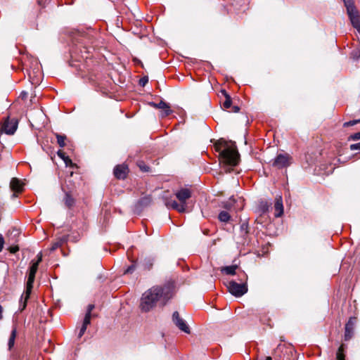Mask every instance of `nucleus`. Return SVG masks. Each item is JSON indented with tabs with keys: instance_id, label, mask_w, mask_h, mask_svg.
<instances>
[{
	"instance_id": "nucleus-9",
	"label": "nucleus",
	"mask_w": 360,
	"mask_h": 360,
	"mask_svg": "<svg viewBox=\"0 0 360 360\" xmlns=\"http://www.w3.org/2000/svg\"><path fill=\"white\" fill-rule=\"evenodd\" d=\"M356 319L355 317H351L347 323L345 325V340H349L352 338L354 327L356 325Z\"/></svg>"
},
{
	"instance_id": "nucleus-37",
	"label": "nucleus",
	"mask_w": 360,
	"mask_h": 360,
	"mask_svg": "<svg viewBox=\"0 0 360 360\" xmlns=\"http://www.w3.org/2000/svg\"><path fill=\"white\" fill-rule=\"evenodd\" d=\"M4 240L1 236H0V252L4 248Z\"/></svg>"
},
{
	"instance_id": "nucleus-23",
	"label": "nucleus",
	"mask_w": 360,
	"mask_h": 360,
	"mask_svg": "<svg viewBox=\"0 0 360 360\" xmlns=\"http://www.w3.org/2000/svg\"><path fill=\"white\" fill-rule=\"evenodd\" d=\"M56 136L57 139V143L60 146V147L63 148L65 146V141L66 139V136L65 135H61L58 134H56Z\"/></svg>"
},
{
	"instance_id": "nucleus-36",
	"label": "nucleus",
	"mask_w": 360,
	"mask_h": 360,
	"mask_svg": "<svg viewBox=\"0 0 360 360\" xmlns=\"http://www.w3.org/2000/svg\"><path fill=\"white\" fill-rule=\"evenodd\" d=\"M148 79L147 77H143L140 79V84L141 86H145V84L148 82Z\"/></svg>"
},
{
	"instance_id": "nucleus-5",
	"label": "nucleus",
	"mask_w": 360,
	"mask_h": 360,
	"mask_svg": "<svg viewBox=\"0 0 360 360\" xmlns=\"http://www.w3.org/2000/svg\"><path fill=\"white\" fill-rule=\"evenodd\" d=\"M18 128V120L7 117L0 128L1 133H5L8 135L13 134Z\"/></svg>"
},
{
	"instance_id": "nucleus-32",
	"label": "nucleus",
	"mask_w": 360,
	"mask_h": 360,
	"mask_svg": "<svg viewBox=\"0 0 360 360\" xmlns=\"http://www.w3.org/2000/svg\"><path fill=\"white\" fill-rule=\"evenodd\" d=\"M86 328H87V327H86L85 326H83V325L82 326L79 333V335H78L79 338H81L84 334Z\"/></svg>"
},
{
	"instance_id": "nucleus-43",
	"label": "nucleus",
	"mask_w": 360,
	"mask_h": 360,
	"mask_svg": "<svg viewBox=\"0 0 360 360\" xmlns=\"http://www.w3.org/2000/svg\"><path fill=\"white\" fill-rule=\"evenodd\" d=\"M27 94L26 92H22L21 96L24 98L27 97Z\"/></svg>"
},
{
	"instance_id": "nucleus-2",
	"label": "nucleus",
	"mask_w": 360,
	"mask_h": 360,
	"mask_svg": "<svg viewBox=\"0 0 360 360\" xmlns=\"http://www.w3.org/2000/svg\"><path fill=\"white\" fill-rule=\"evenodd\" d=\"M214 146L216 150L219 153L221 161L224 164L232 167L238 165L240 155L234 142L221 139Z\"/></svg>"
},
{
	"instance_id": "nucleus-13",
	"label": "nucleus",
	"mask_w": 360,
	"mask_h": 360,
	"mask_svg": "<svg viewBox=\"0 0 360 360\" xmlns=\"http://www.w3.org/2000/svg\"><path fill=\"white\" fill-rule=\"evenodd\" d=\"M11 190L15 193H20L23 190L24 184L17 178H13L10 183Z\"/></svg>"
},
{
	"instance_id": "nucleus-11",
	"label": "nucleus",
	"mask_w": 360,
	"mask_h": 360,
	"mask_svg": "<svg viewBox=\"0 0 360 360\" xmlns=\"http://www.w3.org/2000/svg\"><path fill=\"white\" fill-rule=\"evenodd\" d=\"M352 26L360 32V15L358 11L348 13Z\"/></svg>"
},
{
	"instance_id": "nucleus-38",
	"label": "nucleus",
	"mask_w": 360,
	"mask_h": 360,
	"mask_svg": "<svg viewBox=\"0 0 360 360\" xmlns=\"http://www.w3.org/2000/svg\"><path fill=\"white\" fill-rule=\"evenodd\" d=\"M19 248L18 246H15V247H11L10 248V252L11 253H15L17 251H18Z\"/></svg>"
},
{
	"instance_id": "nucleus-35",
	"label": "nucleus",
	"mask_w": 360,
	"mask_h": 360,
	"mask_svg": "<svg viewBox=\"0 0 360 360\" xmlns=\"http://www.w3.org/2000/svg\"><path fill=\"white\" fill-rule=\"evenodd\" d=\"M60 243H59V242L55 243L53 244L51 250L52 251H53V250H56L58 247H60Z\"/></svg>"
},
{
	"instance_id": "nucleus-31",
	"label": "nucleus",
	"mask_w": 360,
	"mask_h": 360,
	"mask_svg": "<svg viewBox=\"0 0 360 360\" xmlns=\"http://www.w3.org/2000/svg\"><path fill=\"white\" fill-rule=\"evenodd\" d=\"M94 309V304H90L87 307L86 314L91 315V311Z\"/></svg>"
},
{
	"instance_id": "nucleus-47",
	"label": "nucleus",
	"mask_w": 360,
	"mask_h": 360,
	"mask_svg": "<svg viewBox=\"0 0 360 360\" xmlns=\"http://www.w3.org/2000/svg\"><path fill=\"white\" fill-rule=\"evenodd\" d=\"M359 54L360 55V50L358 51Z\"/></svg>"
},
{
	"instance_id": "nucleus-22",
	"label": "nucleus",
	"mask_w": 360,
	"mask_h": 360,
	"mask_svg": "<svg viewBox=\"0 0 360 360\" xmlns=\"http://www.w3.org/2000/svg\"><path fill=\"white\" fill-rule=\"evenodd\" d=\"M16 333H17L16 329L13 328L11 331V334L10 338L8 340L9 349H11L14 345L15 339L16 338Z\"/></svg>"
},
{
	"instance_id": "nucleus-41",
	"label": "nucleus",
	"mask_w": 360,
	"mask_h": 360,
	"mask_svg": "<svg viewBox=\"0 0 360 360\" xmlns=\"http://www.w3.org/2000/svg\"><path fill=\"white\" fill-rule=\"evenodd\" d=\"M140 168L141 170L143 171H145V172H147L148 171V167H142L141 165H139Z\"/></svg>"
},
{
	"instance_id": "nucleus-17",
	"label": "nucleus",
	"mask_w": 360,
	"mask_h": 360,
	"mask_svg": "<svg viewBox=\"0 0 360 360\" xmlns=\"http://www.w3.org/2000/svg\"><path fill=\"white\" fill-rule=\"evenodd\" d=\"M238 266L236 265L224 266L221 268V271L229 275H234L236 274V270Z\"/></svg>"
},
{
	"instance_id": "nucleus-29",
	"label": "nucleus",
	"mask_w": 360,
	"mask_h": 360,
	"mask_svg": "<svg viewBox=\"0 0 360 360\" xmlns=\"http://www.w3.org/2000/svg\"><path fill=\"white\" fill-rule=\"evenodd\" d=\"M135 268H136V266L134 264H132L131 265H130L124 271V274H131L135 270Z\"/></svg>"
},
{
	"instance_id": "nucleus-8",
	"label": "nucleus",
	"mask_w": 360,
	"mask_h": 360,
	"mask_svg": "<svg viewBox=\"0 0 360 360\" xmlns=\"http://www.w3.org/2000/svg\"><path fill=\"white\" fill-rule=\"evenodd\" d=\"M191 195H192L191 191L186 188H181L175 193V196L179 200L180 204L185 205L186 208H187L186 201H187V200L191 198Z\"/></svg>"
},
{
	"instance_id": "nucleus-16",
	"label": "nucleus",
	"mask_w": 360,
	"mask_h": 360,
	"mask_svg": "<svg viewBox=\"0 0 360 360\" xmlns=\"http://www.w3.org/2000/svg\"><path fill=\"white\" fill-rule=\"evenodd\" d=\"M64 202L67 207L71 208L74 206L75 200L70 193L66 192L64 197Z\"/></svg>"
},
{
	"instance_id": "nucleus-24",
	"label": "nucleus",
	"mask_w": 360,
	"mask_h": 360,
	"mask_svg": "<svg viewBox=\"0 0 360 360\" xmlns=\"http://www.w3.org/2000/svg\"><path fill=\"white\" fill-rule=\"evenodd\" d=\"M153 260L150 258H146L144 259V262L142 263V266L144 269H150L153 266Z\"/></svg>"
},
{
	"instance_id": "nucleus-15",
	"label": "nucleus",
	"mask_w": 360,
	"mask_h": 360,
	"mask_svg": "<svg viewBox=\"0 0 360 360\" xmlns=\"http://www.w3.org/2000/svg\"><path fill=\"white\" fill-rule=\"evenodd\" d=\"M275 217H280L283 214V205L281 196H277L274 203Z\"/></svg>"
},
{
	"instance_id": "nucleus-27",
	"label": "nucleus",
	"mask_w": 360,
	"mask_h": 360,
	"mask_svg": "<svg viewBox=\"0 0 360 360\" xmlns=\"http://www.w3.org/2000/svg\"><path fill=\"white\" fill-rule=\"evenodd\" d=\"M91 317V315L85 314L82 325L87 327L90 324Z\"/></svg>"
},
{
	"instance_id": "nucleus-21",
	"label": "nucleus",
	"mask_w": 360,
	"mask_h": 360,
	"mask_svg": "<svg viewBox=\"0 0 360 360\" xmlns=\"http://www.w3.org/2000/svg\"><path fill=\"white\" fill-rule=\"evenodd\" d=\"M218 217H219V219L222 222H228L231 219L230 214L226 211H221L219 214Z\"/></svg>"
},
{
	"instance_id": "nucleus-18",
	"label": "nucleus",
	"mask_w": 360,
	"mask_h": 360,
	"mask_svg": "<svg viewBox=\"0 0 360 360\" xmlns=\"http://www.w3.org/2000/svg\"><path fill=\"white\" fill-rule=\"evenodd\" d=\"M344 3L347 14L357 11L352 0H344Z\"/></svg>"
},
{
	"instance_id": "nucleus-25",
	"label": "nucleus",
	"mask_w": 360,
	"mask_h": 360,
	"mask_svg": "<svg viewBox=\"0 0 360 360\" xmlns=\"http://www.w3.org/2000/svg\"><path fill=\"white\" fill-rule=\"evenodd\" d=\"M343 352H344L343 345H341L339 347L337 354H336L337 360H345V354H344Z\"/></svg>"
},
{
	"instance_id": "nucleus-28",
	"label": "nucleus",
	"mask_w": 360,
	"mask_h": 360,
	"mask_svg": "<svg viewBox=\"0 0 360 360\" xmlns=\"http://www.w3.org/2000/svg\"><path fill=\"white\" fill-rule=\"evenodd\" d=\"M360 139V131L354 133V134L350 135L349 137V140H359Z\"/></svg>"
},
{
	"instance_id": "nucleus-10",
	"label": "nucleus",
	"mask_w": 360,
	"mask_h": 360,
	"mask_svg": "<svg viewBox=\"0 0 360 360\" xmlns=\"http://www.w3.org/2000/svg\"><path fill=\"white\" fill-rule=\"evenodd\" d=\"M128 168L124 165H118L114 168V174L119 179H124L127 174Z\"/></svg>"
},
{
	"instance_id": "nucleus-30",
	"label": "nucleus",
	"mask_w": 360,
	"mask_h": 360,
	"mask_svg": "<svg viewBox=\"0 0 360 360\" xmlns=\"http://www.w3.org/2000/svg\"><path fill=\"white\" fill-rule=\"evenodd\" d=\"M350 150H360V142L355 143V144H352L350 146Z\"/></svg>"
},
{
	"instance_id": "nucleus-33",
	"label": "nucleus",
	"mask_w": 360,
	"mask_h": 360,
	"mask_svg": "<svg viewBox=\"0 0 360 360\" xmlns=\"http://www.w3.org/2000/svg\"><path fill=\"white\" fill-rule=\"evenodd\" d=\"M37 259L36 262H34V263H37V264L39 265V263L42 261V254L41 252H39L37 255Z\"/></svg>"
},
{
	"instance_id": "nucleus-4",
	"label": "nucleus",
	"mask_w": 360,
	"mask_h": 360,
	"mask_svg": "<svg viewBox=\"0 0 360 360\" xmlns=\"http://www.w3.org/2000/svg\"><path fill=\"white\" fill-rule=\"evenodd\" d=\"M39 265L37 263H34L32 262V266L30 269L28 279L27 282V289L25 292V302L29 298L30 295L31 293L32 289L33 288V283L35 278V274L37 271ZM25 307V302H24L23 308Z\"/></svg>"
},
{
	"instance_id": "nucleus-39",
	"label": "nucleus",
	"mask_w": 360,
	"mask_h": 360,
	"mask_svg": "<svg viewBox=\"0 0 360 360\" xmlns=\"http://www.w3.org/2000/svg\"><path fill=\"white\" fill-rule=\"evenodd\" d=\"M63 160L66 165H68L69 164H72V160L67 156L65 157V160Z\"/></svg>"
},
{
	"instance_id": "nucleus-7",
	"label": "nucleus",
	"mask_w": 360,
	"mask_h": 360,
	"mask_svg": "<svg viewBox=\"0 0 360 360\" xmlns=\"http://www.w3.org/2000/svg\"><path fill=\"white\" fill-rule=\"evenodd\" d=\"M172 320L176 327L181 331L189 334L190 333V328L186 323V321L181 319L179 316L178 311H174L172 315Z\"/></svg>"
},
{
	"instance_id": "nucleus-12",
	"label": "nucleus",
	"mask_w": 360,
	"mask_h": 360,
	"mask_svg": "<svg viewBox=\"0 0 360 360\" xmlns=\"http://www.w3.org/2000/svg\"><path fill=\"white\" fill-rule=\"evenodd\" d=\"M150 105L155 108L162 109L163 116H167L171 114L172 110H170L169 105L163 101H161L158 103H150Z\"/></svg>"
},
{
	"instance_id": "nucleus-44",
	"label": "nucleus",
	"mask_w": 360,
	"mask_h": 360,
	"mask_svg": "<svg viewBox=\"0 0 360 360\" xmlns=\"http://www.w3.org/2000/svg\"><path fill=\"white\" fill-rule=\"evenodd\" d=\"M266 360H272V359H271V357H270V356H267V357H266Z\"/></svg>"
},
{
	"instance_id": "nucleus-40",
	"label": "nucleus",
	"mask_w": 360,
	"mask_h": 360,
	"mask_svg": "<svg viewBox=\"0 0 360 360\" xmlns=\"http://www.w3.org/2000/svg\"><path fill=\"white\" fill-rule=\"evenodd\" d=\"M234 112H238L239 111V108L238 106H233V110Z\"/></svg>"
},
{
	"instance_id": "nucleus-42",
	"label": "nucleus",
	"mask_w": 360,
	"mask_h": 360,
	"mask_svg": "<svg viewBox=\"0 0 360 360\" xmlns=\"http://www.w3.org/2000/svg\"><path fill=\"white\" fill-rule=\"evenodd\" d=\"M2 312H3V309H2V307L0 305V320L3 318Z\"/></svg>"
},
{
	"instance_id": "nucleus-14",
	"label": "nucleus",
	"mask_w": 360,
	"mask_h": 360,
	"mask_svg": "<svg viewBox=\"0 0 360 360\" xmlns=\"http://www.w3.org/2000/svg\"><path fill=\"white\" fill-rule=\"evenodd\" d=\"M166 206L168 208H172L174 210H177L180 213L186 212V207L185 205H181L180 202L178 203L175 200H169L165 202Z\"/></svg>"
},
{
	"instance_id": "nucleus-45",
	"label": "nucleus",
	"mask_w": 360,
	"mask_h": 360,
	"mask_svg": "<svg viewBox=\"0 0 360 360\" xmlns=\"http://www.w3.org/2000/svg\"><path fill=\"white\" fill-rule=\"evenodd\" d=\"M12 196H13V198H15L17 195H16V194H15V193H13V194L12 195Z\"/></svg>"
},
{
	"instance_id": "nucleus-1",
	"label": "nucleus",
	"mask_w": 360,
	"mask_h": 360,
	"mask_svg": "<svg viewBox=\"0 0 360 360\" xmlns=\"http://www.w3.org/2000/svg\"><path fill=\"white\" fill-rule=\"evenodd\" d=\"M174 295V286L167 284L164 286H153L143 293L139 307L141 311L148 312L158 304L164 306Z\"/></svg>"
},
{
	"instance_id": "nucleus-19",
	"label": "nucleus",
	"mask_w": 360,
	"mask_h": 360,
	"mask_svg": "<svg viewBox=\"0 0 360 360\" xmlns=\"http://www.w3.org/2000/svg\"><path fill=\"white\" fill-rule=\"evenodd\" d=\"M222 94L225 96L226 100L223 103V107L224 109H229L231 106V99L229 95L225 90L221 91Z\"/></svg>"
},
{
	"instance_id": "nucleus-34",
	"label": "nucleus",
	"mask_w": 360,
	"mask_h": 360,
	"mask_svg": "<svg viewBox=\"0 0 360 360\" xmlns=\"http://www.w3.org/2000/svg\"><path fill=\"white\" fill-rule=\"evenodd\" d=\"M57 155H58V157H60V158H62L63 160H65V157H66V156H65V153H64L62 150H58V151L57 152Z\"/></svg>"
},
{
	"instance_id": "nucleus-20",
	"label": "nucleus",
	"mask_w": 360,
	"mask_h": 360,
	"mask_svg": "<svg viewBox=\"0 0 360 360\" xmlns=\"http://www.w3.org/2000/svg\"><path fill=\"white\" fill-rule=\"evenodd\" d=\"M152 202V198L150 196H146V197H143L142 198H141L139 202H138V204L141 206V207H144V206H148Z\"/></svg>"
},
{
	"instance_id": "nucleus-46",
	"label": "nucleus",
	"mask_w": 360,
	"mask_h": 360,
	"mask_svg": "<svg viewBox=\"0 0 360 360\" xmlns=\"http://www.w3.org/2000/svg\"><path fill=\"white\" fill-rule=\"evenodd\" d=\"M268 210V207H267V206H266V207H265V208H264V211H266V210Z\"/></svg>"
},
{
	"instance_id": "nucleus-26",
	"label": "nucleus",
	"mask_w": 360,
	"mask_h": 360,
	"mask_svg": "<svg viewBox=\"0 0 360 360\" xmlns=\"http://www.w3.org/2000/svg\"><path fill=\"white\" fill-rule=\"evenodd\" d=\"M358 123H360V119H359V120H351V121L345 122L343 124V126L344 127L354 126V125H355V124H356Z\"/></svg>"
},
{
	"instance_id": "nucleus-3",
	"label": "nucleus",
	"mask_w": 360,
	"mask_h": 360,
	"mask_svg": "<svg viewBox=\"0 0 360 360\" xmlns=\"http://www.w3.org/2000/svg\"><path fill=\"white\" fill-rule=\"evenodd\" d=\"M248 276L245 273L242 274L240 278V283H238L235 281H231L227 285L229 292L235 297H241L248 292Z\"/></svg>"
},
{
	"instance_id": "nucleus-6",
	"label": "nucleus",
	"mask_w": 360,
	"mask_h": 360,
	"mask_svg": "<svg viewBox=\"0 0 360 360\" xmlns=\"http://www.w3.org/2000/svg\"><path fill=\"white\" fill-rule=\"evenodd\" d=\"M291 156L288 153H280L273 160L272 165L278 169L288 167L291 164Z\"/></svg>"
}]
</instances>
